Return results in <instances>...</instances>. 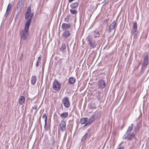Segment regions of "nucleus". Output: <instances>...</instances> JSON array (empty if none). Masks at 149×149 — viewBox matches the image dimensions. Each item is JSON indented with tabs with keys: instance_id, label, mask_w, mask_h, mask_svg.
<instances>
[{
	"instance_id": "obj_1",
	"label": "nucleus",
	"mask_w": 149,
	"mask_h": 149,
	"mask_svg": "<svg viewBox=\"0 0 149 149\" xmlns=\"http://www.w3.org/2000/svg\"><path fill=\"white\" fill-rule=\"evenodd\" d=\"M30 26L25 24L24 29L20 31V36L21 40H28L29 37V29Z\"/></svg>"
},
{
	"instance_id": "obj_2",
	"label": "nucleus",
	"mask_w": 149,
	"mask_h": 149,
	"mask_svg": "<svg viewBox=\"0 0 149 149\" xmlns=\"http://www.w3.org/2000/svg\"><path fill=\"white\" fill-rule=\"evenodd\" d=\"M97 117V113H93L88 120V121L85 124V127L90 125L91 123L94 121Z\"/></svg>"
},
{
	"instance_id": "obj_3",
	"label": "nucleus",
	"mask_w": 149,
	"mask_h": 149,
	"mask_svg": "<svg viewBox=\"0 0 149 149\" xmlns=\"http://www.w3.org/2000/svg\"><path fill=\"white\" fill-rule=\"evenodd\" d=\"M88 43L91 47H95L96 46V41L94 38L91 36H89L87 38Z\"/></svg>"
},
{
	"instance_id": "obj_4",
	"label": "nucleus",
	"mask_w": 149,
	"mask_h": 149,
	"mask_svg": "<svg viewBox=\"0 0 149 149\" xmlns=\"http://www.w3.org/2000/svg\"><path fill=\"white\" fill-rule=\"evenodd\" d=\"M61 87V84L55 80L53 84V88L54 90L58 91L60 90Z\"/></svg>"
},
{
	"instance_id": "obj_5",
	"label": "nucleus",
	"mask_w": 149,
	"mask_h": 149,
	"mask_svg": "<svg viewBox=\"0 0 149 149\" xmlns=\"http://www.w3.org/2000/svg\"><path fill=\"white\" fill-rule=\"evenodd\" d=\"M62 101L64 106L66 108H69L70 107V103L68 97H64L62 99Z\"/></svg>"
},
{
	"instance_id": "obj_6",
	"label": "nucleus",
	"mask_w": 149,
	"mask_h": 149,
	"mask_svg": "<svg viewBox=\"0 0 149 149\" xmlns=\"http://www.w3.org/2000/svg\"><path fill=\"white\" fill-rule=\"evenodd\" d=\"M137 28V22L135 21L133 25V30L132 31L131 33L132 35L134 37L137 35L138 33V31H136Z\"/></svg>"
},
{
	"instance_id": "obj_7",
	"label": "nucleus",
	"mask_w": 149,
	"mask_h": 149,
	"mask_svg": "<svg viewBox=\"0 0 149 149\" xmlns=\"http://www.w3.org/2000/svg\"><path fill=\"white\" fill-rule=\"evenodd\" d=\"M116 20H114L110 24L108 31V33H110L112 30L114 29L116 25Z\"/></svg>"
},
{
	"instance_id": "obj_8",
	"label": "nucleus",
	"mask_w": 149,
	"mask_h": 149,
	"mask_svg": "<svg viewBox=\"0 0 149 149\" xmlns=\"http://www.w3.org/2000/svg\"><path fill=\"white\" fill-rule=\"evenodd\" d=\"M28 15L29 18L28 19L25 24L30 26L32 19V17L33 15V13H30Z\"/></svg>"
},
{
	"instance_id": "obj_9",
	"label": "nucleus",
	"mask_w": 149,
	"mask_h": 149,
	"mask_svg": "<svg viewBox=\"0 0 149 149\" xmlns=\"http://www.w3.org/2000/svg\"><path fill=\"white\" fill-rule=\"evenodd\" d=\"M98 85L99 87L101 88H103L106 86L105 82L102 80H100L98 81Z\"/></svg>"
},
{
	"instance_id": "obj_10",
	"label": "nucleus",
	"mask_w": 149,
	"mask_h": 149,
	"mask_svg": "<svg viewBox=\"0 0 149 149\" xmlns=\"http://www.w3.org/2000/svg\"><path fill=\"white\" fill-rule=\"evenodd\" d=\"M61 129L62 132L64 131L65 130L66 123L65 121L62 120L61 121L60 124Z\"/></svg>"
},
{
	"instance_id": "obj_11",
	"label": "nucleus",
	"mask_w": 149,
	"mask_h": 149,
	"mask_svg": "<svg viewBox=\"0 0 149 149\" xmlns=\"http://www.w3.org/2000/svg\"><path fill=\"white\" fill-rule=\"evenodd\" d=\"M31 11V7L29 6L27 8L26 13L25 14V19H27L29 18L28 15L30 13Z\"/></svg>"
},
{
	"instance_id": "obj_12",
	"label": "nucleus",
	"mask_w": 149,
	"mask_h": 149,
	"mask_svg": "<svg viewBox=\"0 0 149 149\" xmlns=\"http://www.w3.org/2000/svg\"><path fill=\"white\" fill-rule=\"evenodd\" d=\"M128 134L129 135H128L127 137V140L128 141H130L133 139L136 135V134L134 132H132L131 134H130V133H128Z\"/></svg>"
},
{
	"instance_id": "obj_13",
	"label": "nucleus",
	"mask_w": 149,
	"mask_h": 149,
	"mask_svg": "<svg viewBox=\"0 0 149 149\" xmlns=\"http://www.w3.org/2000/svg\"><path fill=\"white\" fill-rule=\"evenodd\" d=\"M24 2V0H19L17 5L16 7L17 9H20L21 6Z\"/></svg>"
},
{
	"instance_id": "obj_14",
	"label": "nucleus",
	"mask_w": 149,
	"mask_h": 149,
	"mask_svg": "<svg viewBox=\"0 0 149 149\" xmlns=\"http://www.w3.org/2000/svg\"><path fill=\"white\" fill-rule=\"evenodd\" d=\"M141 126V124L140 123H137L136 125L134 127V131L135 132L138 131Z\"/></svg>"
},
{
	"instance_id": "obj_15",
	"label": "nucleus",
	"mask_w": 149,
	"mask_h": 149,
	"mask_svg": "<svg viewBox=\"0 0 149 149\" xmlns=\"http://www.w3.org/2000/svg\"><path fill=\"white\" fill-rule=\"evenodd\" d=\"M70 25L67 23H63L62 25V28L63 29H67L70 27Z\"/></svg>"
},
{
	"instance_id": "obj_16",
	"label": "nucleus",
	"mask_w": 149,
	"mask_h": 149,
	"mask_svg": "<svg viewBox=\"0 0 149 149\" xmlns=\"http://www.w3.org/2000/svg\"><path fill=\"white\" fill-rule=\"evenodd\" d=\"M70 34V33L69 31L67 30H65L63 33L62 36L64 38H66L69 36Z\"/></svg>"
},
{
	"instance_id": "obj_17",
	"label": "nucleus",
	"mask_w": 149,
	"mask_h": 149,
	"mask_svg": "<svg viewBox=\"0 0 149 149\" xmlns=\"http://www.w3.org/2000/svg\"><path fill=\"white\" fill-rule=\"evenodd\" d=\"M25 98L24 96H21L19 99V104L20 105L23 104L25 102Z\"/></svg>"
},
{
	"instance_id": "obj_18",
	"label": "nucleus",
	"mask_w": 149,
	"mask_h": 149,
	"mask_svg": "<svg viewBox=\"0 0 149 149\" xmlns=\"http://www.w3.org/2000/svg\"><path fill=\"white\" fill-rule=\"evenodd\" d=\"M76 80V79L74 78L71 77L69 79L68 82L70 84H73L75 83Z\"/></svg>"
},
{
	"instance_id": "obj_19",
	"label": "nucleus",
	"mask_w": 149,
	"mask_h": 149,
	"mask_svg": "<svg viewBox=\"0 0 149 149\" xmlns=\"http://www.w3.org/2000/svg\"><path fill=\"white\" fill-rule=\"evenodd\" d=\"M68 115V112H65L61 113L60 115V116L62 118H67Z\"/></svg>"
},
{
	"instance_id": "obj_20",
	"label": "nucleus",
	"mask_w": 149,
	"mask_h": 149,
	"mask_svg": "<svg viewBox=\"0 0 149 149\" xmlns=\"http://www.w3.org/2000/svg\"><path fill=\"white\" fill-rule=\"evenodd\" d=\"M93 36L95 38L99 37L100 34L98 31H94L93 32Z\"/></svg>"
},
{
	"instance_id": "obj_21",
	"label": "nucleus",
	"mask_w": 149,
	"mask_h": 149,
	"mask_svg": "<svg viewBox=\"0 0 149 149\" xmlns=\"http://www.w3.org/2000/svg\"><path fill=\"white\" fill-rule=\"evenodd\" d=\"M87 121L88 118H82L80 119L81 123L82 124L86 123Z\"/></svg>"
},
{
	"instance_id": "obj_22",
	"label": "nucleus",
	"mask_w": 149,
	"mask_h": 149,
	"mask_svg": "<svg viewBox=\"0 0 149 149\" xmlns=\"http://www.w3.org/2000/svg\"><path fill=\"white\" fill-rule=\"evenodd\" d=\"M79 5V3L77 2H75L71 4L70 5L71 8H77Z\"/></svg>"
},
{
	"instance_id": "obj_23",
	"label": "nucleus",
	"mask_w": 149,
	"mask_h": 149,
	"mask_svg": "<svg viewBox=\"0 0 149 149\" xmlns=\"http://www.w3.org/2000/svg\"><path fill=\"white\" fill-rule=\"evenodd\" d=\"M88 106L89 109H95L96 108L95 104L94 103H91Z\"/></svg>"
},
{
	"instance_id": "obj_24",
	"label": "nucleus",
	"mask_w": 149,
	"mask_h": 149,
	"mask_svg": "<svg viewBox=\"0 0 149 149\" xmlns=\"http://www.w3.org/2000/svg\"><path fill=\"white\" fill-rule=\"evenodd\" d=\"M97 97L99 101H100L101 100L102 98V96H101L102 92L99 91H98L97 92Z\"/></svg>"
},
{
	"instance_id": "obj_25",
	"label": "nucleus",
	"mask_w": 149,
	"mask_h": 149,
	"mask_svg": "<svg viewBox=\"0 0 149 149\" xmlns=\"http://www.w3.org/2000/svg\"><path fill=\"white\" fill-rule=\"evenodd\" d=\"M36 80V76H33L32 77L31 79V84L32 85H34L35 84Z\"/></svg>"
},
{
	"instance_id": "obj_26",
	"label": "nucleus",
	"mask_w": 149,
	"mask_h": 149,
	"mask_svg": "<svg viewBox=\"0 0 149 149\" xmlns=\"http://www.w3.org/2000/svg\"><path fill=\"white\" fill-rule=\"evenodd\" d=\"M42 118H45V127L47 125V116L46 113L43 114Z\"/></svg>"
},
{
	"instance_id": "obj_27",
	"label": "nucleus",
	"mask_w": 149,
	"mask_h": 149,
	"mask_svg": "<svg viewBox=\"0 0 149 149\" xmlns=\"http://www.w3.org/2000/svg\"><path fill=\"white\" fill-rule=\"evenodd\" d=\"M133 126L134 125L133 124H131L130 126H129L128 127L127 129V131L126 132H127L128 133H130V132L132 130Z\"/></svg>"
},
{
	"instance_id": "obj_28",
	"label": "nucleus",
	"mask_w": 149,
	"mask_h": 149,
	"mask_svg": "<svg viewBox=\"0 0 149 149\" xmlns=\"http://www.w3.org/2000/svg\"><path fill=\"white\" fill-rule=\"evenodd\" d=\"M148 60L144 59L142 64V66H146L148 65Z\"/></svg>"
},
{
	"instance_id": "obj_29",
	"label": "nucleus",
	"mask_w": 149,
	"mask_h": 149,
	"mask_svg": "<svg viewBox=\"0 0 149 149\" xmlns=\"http://www.w3.org/2000/svg\"><path fill=\"white\" fill-rule=\"evenodd\" d=\"M88 131L85 133V135H84V136L81 139V142H83L85 140V139L88 136Z\"/></svg>"
},
{
	"instance_id": "obj_30",
	"label": "nucleus",
	"mask_w": 149,
	"mask_h": 149,
	"mask_svg": "<svg viewBox=\"0 0 149 149\" xmlns=\"http://www.w3.org/2000/svg\"><path fill=\"white\" fill-rule=\"evenodd\" d=\"M70 12L73 14L76 15L77 13V10L75 9H71L70 10Z\"/></svg>"
},
{
	"instance_id": "obj_31",
	"label": "nucleus",
	"mask_w": 149,
	"mask_h": 149,
	"mask_svg": "<svg viewBox=\"0 0 149 149\" xmlns=\"http://www.w3.org/2000/svg\"><path fill=\"white\" fill-rule=\"evenodd\" d=\"M74 45V43L68 41L67 43V47H70L71 46H73Z\"/></svg>"
},
{
	"instance_id": "obj_32",
	"label": "nucleus",
	"mask_w": 149,
	"mask_h": 149,
	"mask_svg": "<svg viewBox=\"0 0 149 149\" xmlns=\"http://www.w3.org/2000/svg\"><path fill=\"white\" fill-rule=\"evenodd\" d=\"M12 7L11 4L10 3H9L7 7L6 11H10V10L11 9Z\"/></svg>"
},
{
	"instance_id": "obj_33",
	"label": "nucleus",
	"mask_w": 149,
	"mask_h": 149,
	"mask_svg": "<svg viewBox=\"0 0 149 149\" xmlns=\"http://www.w3.org/2000/svg\"><path fill=\"white\" fill-rule=\"evenodd\" d=\"M127 132H126L123 137V138L124 139H127L128 135H129Z\"/></svg>"
},
{
	"instance_id": "obj_34",
	"label": "nucleus",
	"mask_w": 149,
	"mask_h": 149,
	"mask_svg": "<svg viewBox=\"0 0 149 149\" xmlns=\"http://www.w3.org/2000/svg\"><path fill=\"white\" fill-rule=\"evenodd\" d=\"M50 127V124H47V125L45 127V125L44 126V128L45 129V130H47L49 129Z\"/></svg>"
},
{
	"instance_id": "obj_35",
	"label": "nucleus",
	"mask_w": 149,
	"mask_h": 149,
	"mask_svg": "<svg viewBox=\"0 0 149 149\" xmlns=\"http://www.w3.org/2000/svg\"><path fill=\"white\" fill-rule=\"evenodd\" d=\"M70 16L69 15H67V17L65 18L64 20L65 22H68L69 20Z\"/></svg>"
},
{
	"instance_id": "obj_36",
	"label": "nucleus",
	"mask_w": 149,
	"mask_h": 149,
	"mask_svg": "<svg viewBox=\"0 0 149 149\" xmlns=\"http://www.w3.org/2000/svg\"><path fill=\"white\" fill-rule=\"evenodd\" d=\"M41 59V58L40 57H39L38 58V60L37 61L36 63V66L37 67H38L39 65V61Z\"/></svg>"
},
{
	"instance_id": "obj_37",
	"label": "nucleus",
	"mask_w": 149,
	"mask_h": 149,
	"mask_svg": "<svg viewBox=\"0 0 149 149\" xmlns=\"http://www.w3.org/2000/svg\"><path fill=\"white\" fill-rule=\"evenodd\" d=\"M146 53V55H145L144 59L148 60V56H149V53L148 52H147Z\"/></svg>"
},
{
	"instance_id": "obj_38",
	"label": "nucleus",
	"mask_w": 149,
	"mask_h": 149,
	"mask_svg": "<svg viewBox=\"0 0 149 149\" xmlns=\"http://www.w3.org/2000/svg\"><path fill=\"white\" fill-rule=\"evenodd\" d=\"M10 13V11H6V13L4 15V17H5L6 18L7 17L8 14Z\"/></svg>"
},
{
	"instance_id": "obj_39",
	"label": "nucleus",
	"mask_w": 149,
	"mask_h": 149,
	"mask_svg": "<svg viewBox=\"0 0 149 149\" xmlns=\"http://www.w3.org/2000/svg\"><path fill=\"white\" fill-rule=\"evenodd\" d=\"M108 21V20L107 19H105L103 21V24L105 25L107 23Z\"/></svg>"
},
{
	"instance_id": "obj_40",
	"label": "nucleus",
	"mask_w": 149,
	"mask_h": 149,
	"mask_svg": "<svg viewBox=\"0 0 149 149\" xmlns=\"http://www.w3.org/2000/svg\"><path fill=\"white\" fill-rule=\"evenodd\" d=\"M66 47H60L59 48V49L62 51H63L65 49Z\"/></svg>"
},
{
	"instance_id": "obj_41",
	"label": "nucleus",
	"mask_w": 149,
	"mask_h": 149,
	"mask_svg": "<svg viewBox=\"0 0 149 149\" xmlns=\"http://www.w3.org/2000/svg\"><path fill=\"white\" fill-rule=\"evenodd\" d=\"M18 16H19V14H17L16 15V16L14 18V20L15 21H16L17 19H18Z\"/></svg>"
},
{
	"instance_id": "obj_42",
	"label": "nucleus",
	"mask_w": 149,
	"mask_h": 149,
	"mask_svg": "<svg viewBox=\"0 0 149 149\" xmlns=\"http://www.w3.org/2000/svg\"><path fill=\"white\" fill-rule=\"evenodd\" d=\"M145 68H145V69H143V67L142 66V68H141V73L142 74H143V73L144 72V69H145Z\"/></svg>"
},
{
	"instance_id": "obj_43",
	"label": "nucleus",
	"mask_w": 149,
	"mask_h": 149,
	"mask_svg": "<svg viewBox=\"0 0 149 149\" xmlns=\"http://www.w3.org/2000/svg\"><path fill=\"white\" fill-rule=\"evenodd\" d=\"M32 109H37V106H34L32 107Z\"/></svg>"
},
{
	"instance_id": "obj_44",
	"label": "nucleus",
	"mask_w": 149,
	"mask_h": 149,
	"mask_svg": "<svg viewBox=\"0 0 149 149\" xmlns=\"http://www.w3.org/2000/svg\"><path fill=\"white\" fill-rule=\"evenodd\" d=\"M124 147L123 146H122L121 147H119V148H117L116 149H124Z\"/></svg>"
},
{
	"instance_id": "obj_45",
	"label": "nucleus",
	"mask_w": 149,
	"mask_h": 149,
	"mask_svg": "<svg viewBox=\"0 0 149 149\" xmlns=\"http://www.w3.org/2000/svg\"><path fill=\"white\" fill-rule=\"evenodd\" d=\"M124 125H125V124H123L121 126V129H122L123 128Z\"/></svg>"
},
{
	"instance_id": "obj_46",
	"label": "nucleus",
	"mask_w": 149,
	"mask_h": 149,
	"mask_svg": "<svg viewBox=\"0 0 149 149\" xmlns=\"http://www.w3.org/2000/svg\"><path fill=\"white\" fill-rule=\"evenodd\" d=\"M41 118V116H40V117L39 118V123H40V124H41V120H40Z\"/></svg>"
},
{
	"instance_id": "obj_47",
	"label": "nucleus",
	"mask_w": 149,
	"mask_h": 149,
	"mask_svg": "<svg viewBox=\"0 0 149 149\" xmlns=\"http://www.w3.org/2000/svg\"><path fill=\"white\" fill-rule=\"evenodd\" d=\"M61 47H66V45H65V44H63L62 45Z\"/></svg>"
},
{
	"instance_id": "obj_48",
	"label": "nucleus",
	"mask_w": 149,
	"mask_h": 149,
	"mask_svg": "<svg viewBox=\"0 0 149 149\" xmlns=\"http://www.w3.org/2000/svg\"><path fill=\"white\" fill-rule=\"evenodd\" d=\"M74 0H68L69 3H70L73 1Z\"/></svg>"
},
{
	"instance_id": "obj_49",
	"label": "nucleus",
	"mask_w": 149,
	"mask_h": 149,
	"mask_svg": "<svg viewBox=\"0 0 149 149\" xmlns=\"http://www.w3.org/2000/svg\"><path fill=\"white\" fill-rule=\"evenodd\" d=\"M58 58V57H56L55 58V60H56Z\"/></svg>"
},
{
	"instance_id": "obj_50",
	"label": "nucleus",
	"mask_w": 149,
	"mask_h": 149,
	"mask_svg": "<svg viewBox=\"0 0 149 149\" xmlns=\"http://www.w3.org/2000/svg\"><path fill=\"white\" fill-rule=\"evenodd\" d=\"M23 55L22 53L21 54V57H23Z\"/></svg>"
},
{
	"instance_id": "obj_51",
	"label": "nucleus",
	"mask_w": 149,
	"mask_h": 149,
	"mask_svg": "<svg viewBox=\"0 0 149 149\" xmlns=\"http://www.w3.org/2000/svg\"><path fill=\"white\" fill-rule=\"evenodd\" d=\"M22 57H21L20 58V61H21V59H22Z\"/></svg>"
},
{
	"instance_id": "obj_52",
	"label": "nucleus",
	"mask_w": 149,
	"mask_h": 149,
	"mask_svg": "<svg viewBox=\"0 0 149 149\" xmlns=\"http://www.w3.org/2000/svg\"><path fill=\"white\" fill-rule=\"evenodd\" d=\"M61 107H62V108H63V105L62 104H61Z\"/></svg>"
},
{
	"instance_id": "obj_53",
	"label": "nucleus",
	"mask_w": 149,
	"mask_h": 149,
	"mask_svg": "<svg viewBox=\"0 0 149 149\" xmlns=\"http://www.w3.org/2000/svg\"><path fill=\"white\" fill-rule=\"evenodd\" d=\"M48 0H45L47 2L48 1Z\"/></svg>"
},
{
	"instance_id": "obj_54",
	"label": "nucleus",
	"mask_w": 149,
	"mask_h": 149,
	"mask_svg": "<svg viewBox=\"0 0 149 149\" xmlns=\"http://www.w3.org/2000/svg\"><path fill=\"white\" fill-rule=\"evenodd\" d=\"M74 49V47H73V49Z\"/></svg>"
}]
</instances>
